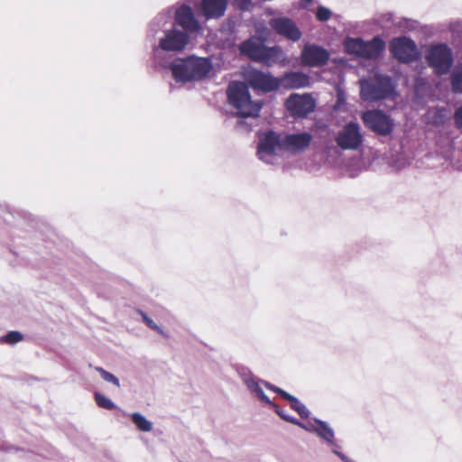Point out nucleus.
Wrapping results in <instances>:
<instances>
[{
    "mask_svg": "<svg viewBox=\"0 0 462 462\" xmlns=\"http://www.w3.org/2000/svg\"><path fill=\"white\" fill-rule=\"evenodd\" d=\"M332 452L337 455L338 457L341 458L343 462H355L352 459H350L348 457H346L345 454L339 451V449L332 448Z\"/></svg>",
    "mask_w": 462,
    "mask_h": 462,
    "instance_id": "58836bf2",
    "label": "nucleus"
},
{
    "mask_svg": "<svg viewBox=\"0 0 462 462\" xmlns=\"http://www.w3.org/2000/svg\"><path fill=\"white\" fill-rule=\"evenodd\" d=\"M129 416L139 430L149 432L152 430V423L140 412H133Z\"/></svg>",
    "mask_w": 462,
    "mask_h": 462,
    "instance_id": "393cba45",
    "label": "nucleus"
},
{
    "mask_svg": "<svg viewBox=\"0 0 462 462\" xmlns=\"http://www.w3.org/2000/svg\"><path fill=\"white\" fill-rule=\"evenodd\" d=\"M137 312L142 317L143 321L146 324L148 328L158 332L160 335L167 337L165 331L160 326H158L152 319H150L145 312H143L141 310H138Z\"/></svg>",
    "mask_w": 462,
    "mask_h": 462,
    "instance_id": "c756f323",
    "label": "nucleus"
},
{
    "mask_svg": "<svg viewBox=\"0 0 462 462\" xmlns=\"http://www.w3.org/2000/svg\"><path fill=\"white\" fill-rule=\"evenodd\" d=\"M279 88L284 89H299L309 88L310 77L301 71H289L278 78Z\"/></svg>",
    "mask_w": 462,
    "mask_h": 462,
    "instance_id": "6ab92c4d",
    "label": "nucleus"
},
{
    "mask_svg": "<svg viewBox=\"0 0 462 462\" xmlns=\"http://www.w3.org/2000/svg\"><path fill=\"white\" fill-rule=\"evenodd\" d=\"M227 0H202L201 13L207 19H218L225 14Z\"/></svg>",
    "mask_w": 462,
    "mask_h": 462,
    "instance_id": "aec40b11",
    "label": "nucleus"
},
{
    "mask_svg": "<svg viewBox=\"0 0 462 462\" xmlns=\"http://www.w3.org/2000/svg\"><path fill=\"white\" fill-rule=\"evenodd\" d=\"M287 110L294 117L304 118L314 111L316 103L310 94H291L285 102Z\"/></svg>",
    "mask_w": 462,
    "mask_h": 462,
    "instance_id": "4468645a",
    "label": "nucleus"
},
{
    "mask_svg": "<svg viewBox=\"0 0 462 462\" xmlns=\"http://www.w3.org/2000/svg\"><path fill=\"white\" fill-rule=\"evenodd\" d=\"M345 47L350 54L365 59H374L384 50L385 43L380 37H374L371 41H364L361 38H350L346 40Z\"/></svg>",
    "mask_w": 462,
    "mask_h": 462,
    "instance_id": "9d476101",
    "label": "nucleus"
},
{
    "mask_svg": "<svg viewBox=\"0 0 462 462\" xmlns=\"http://www.w3.org/2000/svg\"><path fill=\"white\" fill-rule=\"evenodd\" d=\"M454 123L457 129L462 133V106L456 109L454 113Z\"/></svg>",
    "mask_w": 462,
    "mask_h": 462,
    "instance_id": "f704fd0d",
    "label": "nucleus"
},
{
    "mask_svg": "<svg viewBox=\"0 0 462 462\" xmlns=\"http://www.w3.org/2000/svg\"><path fill=\"white\" fill-rule=\"evenodd\" d=\"M330 53L325 48L307 43L301 51V63L309 67L319 68L326 65L329 60Z\"/></svg>",
    "mask_w": 462,
    "mask_h": 462,
    "instance_id": "f3484780",
    "label": "nucleus"
},
{
    "mask_svg": "<svg viewBox=\"0 0 462 462\" xmlns=\"http://www.w3.org/2000/svg\"><path fill=\"white\" fill-rule=\"evenodd\" d=\"M363 136L357 123L350 122L337 136V144H361Z\"/></svg>",
    "mask_w": 462,
    "mask_h": 462,
    "instance_id": "412c9836",
    "label": "nucleus"
},
{
    "mask_svg": "<svg viewBox=\"0 0 462 462\" xmlns=\"http://www.w3.org/2000/svg\"><path fill=\"white\" fill-rule=\"evenodd\" d=\"M95 370L100 374V375L104 381L112 383L113 385H115L117 388L120 387L119 379L116 375H114L110 372H107L106 370H105L104 368H102L100 366L95 367Z\"/></svg>",
    "mask_w": 462,
    "mask_h": 462,
    "instance_id": "7c9ffc66",
    "label": "nucleus"
},
{
    "mask_svg": "<svg viewBox=\"0 0 462 462\" xmlns=\"http://www.w3.org/2000/svg\"><path fill=\"white\" fill-rule=\"evenodd\" d=\"M459 24H460V23H458V22L450 23L449 27L451 30H454L455 26L459 25Z\"/></svg>",
    "mask_w": 462,
    "mask_h": 462,
    "instance_id": "ea45409f",
    "label": "nucleus"
},
{
    "mask_svg": "<svg viewBox=\"0 0 462 462\" xmlns=\"http://www.w3.org/2000/svg\"><path fill=\"white\" fill-rule=\"evenodd\" d=\"M319 420H318V419H314L313 420H309V421H307L305 423H302V422L298 420V423L296 425H298L299 427L302 428L306 431L315 433V430H316V428H317Z\"/></svg>",
    "mask_w": 462,
    "mask_h": 462,
    "instance_id": "72a5a7b5",
    "label": "nucleus"
},
{
    "mask_svg": "<svg viewBox=\"0 0 462 462\" xmlns=\"http://www.w3.org/2000/svg\"><path fill=\"white\" fill-rule=\"evenodd\" d=\"M311 135L309 133L288 134L284 138L273 130L259 134L258 144H310Z\"/></svg>",
    "mask_w": 462,
    "mask_h": 462,
    "instance_id": "2eb2a0df",
    "label": "nucleus"
},
{
    "mask_svg": "<svg viewBox=\"0 0 462 462\" xmlns=\"http://www.w3.org/2000/svg\"><path fill=\"white\" fill-rule=\"evenodd\" d=\"M360 97L365 102H377L393 97L396 86L393 79L384 74L376 73L359 80Z\"/></svg>",
    "mask_w": 462,
    "mask_h": 462,
    "instance_id": "20e7f679",
    "label": "nucleus"
},
{
    "mask_svg": "<svg viewBox=\"0 0 462 462\" xmlns=\"http://www.w3.org/2000/svg\"><path fill=\"white\" fill-rule=\"evenodd\" d=\"M315 433L327 444L331 446L332 448H340L339 445L335 441L334 430L329 426L328 422L319 420Z\"/></svg>",
    "mask_w": 462,
    "mask_h": 462,
    "instance_id": "4be33fe9",
    "label": "nucleus"
},
{
    "mask_svg": "<svg viewBox=\"0 0 462 462\" xmlns=\"http://www.w3.org/2000/svg\"><path fill=\"white\" fill-rule=\"evenodd\" d=\"M236 372L246 385L247 389L261 402H265L271 406H274L273 402L264 393L260 385V380L255 377L253 373L245 366H237Z\"/></svg>",
    "mask_w": 462,
    "mask_h": 462,
    "instance_id": "a211bd4d",
    "label": "nucleus"
},
{
    "mask_svg": "<svg viewBox=\"0 0 462 462\" xmlns=\"http://www.w3.org/2000/svg\"><path fill=\"white\" fill-rule=\"evenodd\" d=\"M273 407L275 408V411H276V413L282 418L284 420L286 421H289L292 424H297L298 423V420L293 418V417H291L287 414H285L284 412H282V411L279 410V408L273 403Z\"/></svg>",
    "mask_w": 462,
    "mask_h": 462,
    "instance_id": "e433bc0d",
    "label": "nucleus"
},
{
    "mask_svg": "<svg viewBox=\"0 0 462 462\" xmlns=\"http://www.w3.org/2000/svg\"><path fill=\"white\" fill-rule=\"evenodd\" d=\"M424 116L427 124L442 125L447 119V109L439 106L431 107L427 110Z\"/></svg>",
    "mask_w": 462,
    "mask_h": 462,
    "instance_id": "b1692460",
    "label": "nucleus"
},
{
    "mask_svg": "<svg viewBox=\"0 0 462 462\" xmlns=\"http://www.w3.org/2000/svg\"><path fill=\"white\" fill-rule=\"evenodd\" d=\"M331 11L325 6H319L316 12V17L320 22H326L331 17Z\"/></svg>",
    "mask_w": 462,
    "mask_h": 462,
    "instance_id": "473e14b6",
    "label": "nucleus"
},
{
    "mask_svg": "<svg viewBox=\"0 0 462 462\" xmlns=\"http://www.w3.org/2000/svg\"><path fill=\"white\" fill-rule=\"evenodd\" d=\"M285 400L290 402L291 407L296 411L301 418H308L310 411L296 397L290 393H284Z\"/></svg>",
    "mask_w": 462,
    "mask_h": 462,
    "instance_id": "bb28decb",
    "label": "nucleus"
},
{
    "mask_svg": "<svg viewBox=\"0 0 462 462\" xmlns=\"http://www.w3.org/2000/svg\"><path fill=\"white\" fill-rule=\"evenodd\" d=\"M260 383H263L267 389H269V390H271V391H273L274 393H277L278 394H280L284 399H285L284 393H288L287 392L283 391L282 389H281L279 387H276V386L271 384L268 382H263V381L260 380Z\"/></svg>",
    "mask_w": 462,
    "mask_h": 462,
    "instance_id": "c9c22d12",
    "label": "nucleus"
},
{
    "mask_svg": "<svg viewBox=\"0 0 462 462\" xmlns=\"http://www.w3.org/2000/svg\"><path fill=\"white\" fill-rule=\"evenodd\" d=\"M444 159L457 170H462V146H441Z\"/></svg>",
    "mask_w": 462,
    "mask_h": 462,
    "instance_id": "5701e85b",
    "label": "nucleus"
},
{
    "mask_svg": "<svg viewBox=\"0 0 462 462\" xmlns=\"http://www.w3.org/2000/svg\"><path fill=\"white\" fill-rule=\"evenodd\" d=\"M176 82L187 83L201 80L212 69V62L208 58L190 56L186 59H175L167 65Z\"/></svg>",
    "mask_w": 462,
    "mask_h": 462,
    "instance_id": "7ed1b4c3",
    "label": "nucleus"
},
{
    "mask_svg": "<svg viewBox=\"0 0 462 462\" xmlns=\"http://www.w3.org/2000/svg\"><path fill=\"white\" fill-rule=\"evenodd\" d=\"M239 49L241 53L250 60L268 67L282 62L286 59L282 47L278 45L268 47L257 37H252L245 41L241 43Z\"/></svg>",
    "mask_w": 462,
    "mask_h": 462,
    "instance_id": "39448f33",
    "label": "nucleus"
},
{
    "mask_svg": "<svg viewBox=\"0 0 462 462\" xmlns=\"http://www.w3.org/2000/svg\"><path fill=\"white\" fill-rule=\"evenodd\" d=\"M23 339V336L19 331H10L0 338V341L9 345H14Z\"/></svg>",
    "mask_w": 462,
    "mask_h": 462,
    "instance_id": "2f4dec72",
    "label": "nucleus"
},
{
    "mask_svg": "<svg viewBox=\"0 0 462 462\" xmlns=\"http://www.w3.org/2000/svg\"><path fill=\"white\" fill-rule=\"evenodd\" d=\"M451 88L455 93H462V64L457 65L450 76Z\"/></svg>",
    "mask_w": 462,
    "mask_h": 462,
    "instance_id": "a878e982",
    "label": "nucleus"
},
{
    "mask_svg": "<svg viewBox=\"0 0 462 462\" xmlns=\"http://www.w3.org/2000/svg\"><path fill=\"white\" fill-rule=\"evenodd\" d=\"M227 98L229 103L237 110V114L240 116H258L262 105L252 100L245 83H230L227 88Z\"/></svg>",
    "mask_w": 462,
    "mask_h": 462,
    "instance_id": "6e6552de",
    "label": "nucleus"
},
{
    "mask_svg": "<svg viewBox=\"0 0 462 462\" xmlns=\"http://www.w3.org/2000/svg\"><path fill=\"white\" fill-rule=\"evenodd\" d=\"M95 402L97 404L98 407L106 409V410H114L116 408V405L114 402H112L109 398H107L106 395L96 392L94 394Z\"/></svg>",
    "mask_w": 462,
    "mask_h": 462,
    "instance_id": "cd10ccee",
    "label": "nucleus"
},
{
    "mask_svg": "<svg viewBox=\"0 0 462 462\" xmlns=\"http://www.w3.org/2000/svg\"><path fill=\"white\" fill-rule=\"evenodd\" d=\"M269 26L277 35L292 42H299L302 36V32L297 23L286 16L270 19Z\"/></svg>",
    "mask_w": 462,
    "mask_h": 462,
    "instance_id": "ddd939ff",
    "label": "nucleus"
},
{
    "mask_svg": "<svg viewBox=\"0 0 462 462\" xmlns=\"http://www.w3.org/2000/svg\"><path fill=\"white\" fill-rule=\"evenodd\" d=\"M235 4L240 10H248L251 5V0H235Z\"/></svg>",
    "mask_w": 462,
    "mask_h": 462,
    "instance_id": "4c0bfd02",
    "label": "nucleus"
},
{
    "mask_svg": "<svg viewBox=\"0 0 462 462\" xmlns=\"http://www.w3.org/2000/svg\"><path fill=\"white\" fill-rule=\"evenodd\" d=\"M162 11H169L171 23L182 32H186L191 38L197 36L202 31V26L192 9V0L178 2Z\"/></svg>",
    "mask_w": 462,
    "mask_h": 462,
    "instance_id": "0eeeda50",
    "label": "nucleus"
},
{
    "mask_svg": "<svg viewBox=\"0 0 462 462\" xmlns=\"http://www.w3.org/2000/svg\"><path fill=\"white\" fill-rule=\"evenodd\" d=\"M312 153L313 159L304 162L309 171L321 163L337 171L341 175L354 178L364 170L371 168L380 171L383 168L394 171L409 166L413 160L410 146H319ZM300 166H303L300 163Z\"/></svg>",
    "mask_w": 462,
    "mask_h": 462,
    "instance_id": "f257e3e1",
    "label": "nucleus"
},
{
    "mask_svg": "<svg viewBox=\"0 0 462 462\" xmlns=\"http://www.w3.org/2000/svg\"><path fill=\"white\" fill-rule=\"evenodd\" d=\"M150 33L154 38V62L166 69L161 54L164 52L179 53L183 51L191 42V37L171 23L169 11H161L150 23Z\"/></svg>",
    "mask_w": 462,
    "mask_h": 462,
    "instance_id": "f03ea898",
    "label": "nucleus"
},
{
    "mask_svg": "<svg viewBox=\"0 0 462 462\" xmlns=\"http://www.w3.org/2000/svg\"><path fill=\"white\" fill-rule=\"evenodd\" d=\"M393 57L402 63H411L420 57L416 43L405 36L393 38L389 44Z\"/></svg>",
    "mask_w": 462,
    "mask_h": 462,
    "instance_id": "9b49d317",
    "label": "nucleus"
},
{
    "mask_svg": "<svg viewBox=\"0 0 462 462\" xmlns=\"http://www.w3.org/2000/svg\"><path fill=\"white\" fill-rule=\"evenodd\" d=\"M364 124L380 135L389 134L393 128V119L381 110H367L362 114Z\"/></svg>",
    "mask_w": 462,
    "mask_h": 462,
    "instance_id": "f8f14e48",
    "label": "nucleus"
},
{
    "mask_svg": "<svg viewBox=\"0 0 462 462\" xmlns=\"http://www.w3.org/2000/svg\"><path fill=\"white\" fill-rule=\"evenodd\" d=\"M245 79L252 88L264 93L275 91L279 88L278 78L261 70H248L245 74Z\"/></svg>",
    "mask_w": 462,
    "mask_h": 462,
    "instance_id": "dca6fc26",
    "label": "nucleus"
},
{
    "mask_svg": "<svg viewBox=\"0 0 462 462\" xmlns=\"http://www.w3.org/2000/svg\"><path fill=\"white\" fill-rule=\"evenodd\" d=\"M425 60L439 76L447 74L454 62L452 50L446 43L430 45L426 51Z\"/></svg>",
    "mask_w": 462,
    "mask_h": 462,
    "instance_id": "1a4fd4ad",
    "label": "nucleus"
},
{
    "mask_svg": "<svg viewBox=\"0 0 462 462\" xmlns=\"http://www.w3.org/2000/svg\"><path fill=\"white\" fill-rule=\"evenodd\" d=\"M333 110L336 112L346 111V97L345 91L341 88L337 89V101L333 105Z\"/></svg>",
    "mask_w": 462,
    "mask_h": 462,
    "instance_id": "c85d7f7f",
    "label": "nucleus"
},
{
    "mask_svg": "<svg viewBox=\"0 0 462 462\" xmlns=\"http://www.w3.org/2000/svg\"><path fill=\"white\" fill-rule=\"evenodd\" d=\"M310 146H257L256 156L265 164L280 165L298 162L303 156L310 155Z\"/></svg>",
    "mask_w": 462,
    "mask_h": 462,
    "instance_id": "423d86ee",
    "label": "nucleus"
}]
</instances>
